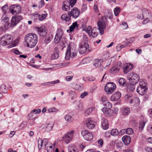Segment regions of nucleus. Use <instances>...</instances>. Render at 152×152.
Masks as SVG:
<instances>
[{"label":"nucleus","mask_w":152,"mask_h":152,"mask_svg":"<svg viewBox=\"0 0 152 152\" xmlns=\"http://www.w3.org/2000/svg\"><path fill=\"white\" fill-rule=\"evenodd\" d=\"M142 15L144 17V18H145L151 17V12L145 8H143L142 10Z\"/></svg>","instance_id":"21"},{"label":"nucleus","mask_w":152,"mask_h":152,"mask_svg":"<svg viewBox=\"0 0 152 152\" xmlns=\"http://www.w3.org/2000/svg\"><path fill=\"white\" fill-rule=\"evenodd\" d=\"M21 7L19 5L14 4L12 5L10 7V12L14 15L18 14L21 11Z\"/></svg>","instance_id":"9"},{"label":"nucleus","mask_w":152,"mask_h":152,"mask_svg":"<svg viewBox=\"0 0 152 152\" xmlns=\"http://www.w3.org/2000/svg\"><path fill=\"white\" fill-rule=\"evenodd\" d=\"M110 134L112 136L117 135L118 134V131L116 129H113L111 131Z\"/></svg>","instance_id":"35"},{"label":"nucleus","mask_w":152,"mask_h":152,"mask_svg":"<svg viewBox=\"0 0 152 152\" xmlns=\"http://www.w3.org/2000/svg\"><path fill=\"white\" fill-rule=\"evenodd\" d=\"M75 88L77 90H81L83 88V85L75 84L74 86Z\"/></svg>","instance_id":"45"},{"label":"nucleus","mask_w":152,"mask_h":152,"mask_svg":"<svg viewBox=\"0 0 152 152\" xmlns=\"http://www.w3.org/2000/svg\"><path fill=\"white\" fill-rule=\"evenodd\" d=\"M48 140L47 139H44L42 140L41 139L39 138L37 140V142L38 144V148L39 150H40L42 148V147L43 144L47 150V151H48V146L47 145L48 144Z\"/></svg>","instance_id":"8"},{"label":"nucleus","mask_w":152,"mask_h":152,"mask_svg":"<svg viewBox=\"0 0 152 152\" xmlns=\"http://www.w3.org/2000/svg\"><path fill=\"white\" fill-rule=\"evenodd\" d=\"M81 134L84 138L88 141L91 140L93 137L92 133L88 130H85L82 131Z\"/></svg>","instance_id":"10"},{"label":"nucleus","mask_w":152,"mask_h":152,"mask_svg":"<svg viewBox=\"0 0 152 152\" xmlns=\"http://www.w3.org/2000/svg\"><path fill=\"white\" fill-rule=\"evenodd\" d=\"M135 85L131 84L130 86L128 87L129 89L131 91H133L135 89Z\"/></svg>","instance_id":"54"},{"label":"nucleus","mask_w":152,"mask_h":152,"mask_svg":"<svg viewBox=\"0 0 152 152\" xmlns=\"http://www.w3.org/2000/svg\"><path fill=\"white\" fill-rule=\"evenodd\" d=\"M121 95L120 92L117 91L113 94L110 97V100L112 101H115L118 100L121 97Z\"/></svg>","instance_id":"17"},{"label":"nucleus","mask_w":152,"mask_h":152,"mask_svg":"<svg viewBox=\"0 0 152 152\" xmlns=\"http://www.w3.org/2000/svg\"><path fill=\"white\" fill-rule=\"evenodd\" d=\"M150 18H145V19L144 20L142 21V24H145L148 23L149 21Z\"/></svg>","instance_id":"56"},{"label":"nucleus","mask_w":152,"mask_h":152,"mask_svg":"<svg viewBox=\"0 0 152 152\" xmlns=\"http://www.w3.org/2000/svg\"><path fill=\"white\" fill-rule=\"evenodd\" d=\"M97 25L101 35L103 34L104 33V29L106 27L105 22L103 21H99L97 23Z\"/></svg>","instance_id":"15"},{"label":"nucleus","mask_w":152,"mask_h":152,"mask_svg":"<svg viewBox=\"0 0 152 152\" xmlns=\"http://www.w3.org/2000/svg\"><path fill=\"white\" fill-rule=\"evenodd\" d=\"M101 101L102 102H105V103L107 102H108L107 98L105 96L103 97L102 98Z\"/></svg>","instance_id":"62"},{"label":"nucleus","mask_w":152,"mask_h":152,"mask_svg":"<svg viewBox=\"0 0 152 152\" xmlns=\"http://www.w3.org/2000/svg\"><path fill=\"white\" fill-rule=\"evenodd\" d=\"M25 42L27 46L30 48L34 47L38 41V36L34 33L27 34L25 37Z\"/></svg>","instance_id":"1"},{"label":"nucleus","mask_w":152,"mask_h":152,"mask_svg":"<svg viewBox=\"0 0 152 152\" xmlns=\"http://www.w3.org/2000/svg\"><path fill=\"white\" fill-rule=\"evenodd\" d=\"M8 6L6 4L1 8L2 10L4 12H5L6 10L8 9Z\"/></svg>","instance_id":"59"},{"label":"nucleus","mask_w":152,"mask_h":152,"mask_svg":"<svg viewBox=\"0 0 152 152\" xmlns=\"http://www.w3.org/2000/svg\"><path fill=\"white\" fill-rule=\"evenodd\" d=\"M96 28H95L92 29L91 26H88L87 29H86V31L88 34L90 36H91L92 33L93 31H95L96 30Z\"/></svg>","instance_id":"26"},{"label":"nucleus","mask_w":152,"mask_h":152,"mask_svg":"<svg viewBox=\"0 0 152 152\" xmlns=\"http://www.w3.org/2000/svg\"><path fill=\"white\" fill-rule=\"evenodd\" d=\"M128 43H126L125 44H124V45H118L117 46V48H118V49L119 48H123L127 46L128 45Z\"/></svg>","instance_id":"52"},{"label":"nucleus","mask_w":152,"mask_h":152,"mask_svg":"<svg viewBox=\"0 0 152 152\" xmlns=\"http://www.w3.org/2000/svg\"><path fill=\"white\" fill-rule=\"evenodd\" d=\"M37 31L39 35L42 37H45L47 34L45 30V28L44 26L37 28Z\"/></svg>","instance_id":"18"},{"label":"nucleus","mask_w":152,"mask_h":152,"mask_svg":"<svg viewBox=\"0 0 152 152\" xmlns=\"http://www.w3.org/2000/svg\"><path fill=\"white\" fill-rule=\"evenodd\" d=\"M77 26V24L76 22L73 23L72 25L69 27L70 32L72 31Z\"/></svg>","instance_id":"39"},{"label":"nucleus","mask_w":152,"mask_h":152,"mask_svg":"<svg viewBox=\"0 0 152 152\" xmlns=\"http://www.w3.org/2000/svg\"><path fill=\"white\" fill-rule=\"evenodd\" d=\"M107 18L109 19H112L113 18V15L112 12H110L108 13V14L107 15Z\"/></svg>","instance_id":"57"},{"label":"nucleus","mask_w":152,"mask_h":152,"mask_svg":"<svg viewBox=\"0 0 152 152\" xmlns=\"http://www.w3.org/2000/svg\"><path fill=\"white\" fill-rule=\"evenodd\" d=\"M122 140L124 144L126 145H128L130 142L131 138L128 135H125L122 138Z\"/></svg>","instance_id":"22"},{"label":"nucleus","mask_w":152,"mask_h":152,"mask_svg":"<svg viewBox=\"0 0 152 152\" xmlns=\"http://www.w3.org/2000/svg\"><path fill=\"white\" fill-rule=\"evenodd\" d=\"M76 1L77 0H70L69 2L70 5L71 7H72L74 5Z\"/></svg>","instance_id":"53"},{"label":"nucleus","mask_w":152,"mask_h":152,"mask_svg":"<svg viewBox=\"0 0 152 152\" xmlns=\"http://www.w3.org/2000/svg\"><path fill=\"white\" fill-rule=\"evenodd\" d=\"M97 142L99 146H102L103 144V142L102 139H100L97 141Z\"/></svg>","instance_id":"58"},{"label":"nucleus","mask_w":152,"mask_h":152,"mask_svg":"<svg viewBox=\"0 0 152 152\" xmlns=\"http://www.w3.org/2000/svg\"><path fill=\"white\" fill-rule=\"evenodd\" d=\"M116 88V85L112 82L107 84L104 87V90L107 94L113 93Z\"/></svg>","instance_id":"6"},{"label":"nucleus","mask_w":152,"mask_h":152,"mask_svg":"<svg viewBox=\"0 0 152 152\" xmlns=\"http://www.w3.org/2000/svg\"><path fill=\"white\" fill-rule=\"evenodd\" d=\"M74 131L70 130L69 132L65 134L62 137V140L66 144L69 143L72 140Z\"/></svg>","instance_id":"7"},{"label":"nucleus","mask_w":152,"mask_h":152,"mask_svg":"<svg viewBox=\"0 0 152 152\" xmlns=\"http://www.w3.org/2000/svg\"><path fill=\"white\" fill-rule=\"evenodd\" d=\"M63 35V32L61 30H58L54 39L55 43L57 44L59 42Z\"/></svg>","instance_id":"14"},{"label":"nucleus","mask_w":152,"mask_h":152,"mask_svg":"<svg viewBox=\"0 0 152 152\" xmlns=\"http://www.w3.org/2000/svg\"><path fill=\"white\" fill-rule=\"evenodd\" d=\"M76 56V54L72 52L70 46H68L66 53L65 58L66 59H68L70 57L72 58Z\"/></svg>","instance_id":"16"},{"label":"nucleus","mask_w":152,"mask_h":152,"mask_svg":"<svg viewBox=\"0 0 152 152\" xmlns=\"http://www.w3.org/2000/svg\"><path fill=\"white\" fill-rule=\"evenodd\" d=\"M133 66L131 64H127L124 65L123 72L125 74L127 73L132 68Z\"/></svg>","instance_id":"20"},{"label":"nucleus","mask_w":152,"mask_h":152,"mask_svg":"<svg viewBox=\"0 0 152 152\" xmlns=\"http://www.w3.org/2000/svg\"><path fill=\"white\" fill-rule=\"evenodd\" d=\"M125 99L127 101H129L133 106L137 107L140 104V99L137 97H133L130 95H126L125 96Z\"/></svg>","instance_id":"5"},{"label":"nucleus","mask_w":152,"mask_h":152,"mask_svg":"<svg viewBox=\"0 0 152 152\" xmlns=\"http://www.w3.org/2000/svg\"><path fill=\"white\" fill-rule=\"evenodd\" d=\"M130 111V109L128 107H126L124 108L122 111L123 114H129Z\"/></svg>","instance_id":"40"},{"label":"nucleus","mask_w":152,"mask_h":152,"mask_svg":"<svg viewBox=\"0 0 152 152\" xmlns=\"http://www.w3.org/2000/svg\"><path fill=\"white\" fill-rule=\"evenodd\" d=\"M119 70V68H118L116 66H114L110 69V71L111 73H115L118 71Z\"/></svg>","instance_id":"38"},{"label":"nucleus","mask_w":152,"mask_h":152,"mask_svg":"<svg viewBox=\"0 0 152 152\" xmlns=\"http://www.w3.org/2000/svg\"><path fill=\"white\" fill-rule=\"evenodd\" d=\"M53 125V122L47 123L45 125V129L47 131H50L52 129Z\"/></svg>","instance_id":"25"},{"label":"nucleus","mask_w":152,"mask_h":152,"mask_svg":"<svg viewBox=\"0 0 152 152\" xmlns=\"http://www.w3.org/2000/svg\"><path fill=\"white\" fill-rule=\"evenodd\" d=\"M49 113H59V111L54 107L50 108L48 109V110Z\"/></svg>","instance_id":"31"},{"label":"nucleus","mask_w":152,"mask_h":152,"mask_svg":"<svg viewBox=\"0 0 152 152\" xmlns=\"http://www.w3.org/2000/svg\"><path fill=\"white\" fill-rule=\"evenodd\" d=\"M104 105L106 106V108H107V109H110L112 107V104L109 102L108 101L107 102L104 104Z\"/></svg>","instance_id":"42"},{"label":"nucleus","mask_w":152,"mask_h":152,"mask_svg":"<svg viewBox=\"0 0 152 152\" xmlns=\"http://www.w3.org/2000/svg\"><path fill=\"white\" fill-rule=\"evenodd\" d=\"M145 151L146 152H152V148L150 147H146L145 148Z\"/></svg>","instance_id":"61"},{"label":"nucleus","mask_w":152,"mask_h":152,"mask_svg":"<svg viewBox=\"0 0 152 152\" xmlns=\"http://www.w3.org/2000/svg\"><path fill=\"white\" fill-rule=\"evenodd\" d=\"M86 124L87 127L90 129H93L95 127L94 122L89 118L86 120Z\"/></svg>","instance_id":"19"},{"label":"nucleus","mask_w":152,"mask_h":152,"mask_svg":"<svg viewBox=\"0 0 152 152\" xmlns=\"http://www.w3.org/2000/svg\"><path fill=\"white\" fill-rule=\"evenodd\" d=\"M80 14V10L77 8L73 9L71 11L68 12L69 16H72L75 18H76L78 17Z\"/></svg>","instance_id":"13"},{"label":"nucleus","mask_w":152,"mask_h":152,"mask_svg":"<svg viewBox=\"0 0 152 152\" xmlns=\"http://www.w3.org/2000/svg\"><path fill=\"white\" fill-rule=\"evenodd\" d=\"M23 17L20 15L13 16L11 19L10 26L14 27L22 19Z\"/></svg>","instance_id":"12"},{"label":"nucleus","mask_w":152,"mask_h":152,"mask_svg":"<svg viewBox=\"0 0 152 152\" xmlns=\"http://www.w3.org/2000/svg\"><path fill=\"white\" fill-rule=\"evenodd\" d=\"M122 28L123 29H126L128 28V26L126 23L123 22L122 23Z\"/></svg>","instance_id":"55"},{"label":"nucleus","mask_w":152,"mask_h":152,"mask_svg":"<svg viewBox=\"0 0 152 152\" xmlns=\"http://www.w3.org/2000/svg\"><path fill=\"white\" fill-rule=\"evenodd\" d=\"M1 20L4 22L6 23L9 21V19L8 17L6 16L5 14L4 13L2 17Z\"/></svg>","instance_id":"46"},{"label":"nucleus","mask_w":152,"mask_h":152,"mask_svg":"<svg viewBox=\"0 0 152 152\" xmlns=\"http://www.w3.org/2000/svg\"><path fill=\"white\" fill-rule=\"evenodd\" d=\"M124 152H134L133 150L131 148H128L127 149L123 150Z\"/></svg>","instance_id":"64"},{"label":"nucleus","mask_w":152,"mask_h":152,"mask_svg":"<svg viewBox=\"0 0 152 152\" xmlns=\"http://www.w3.org/2000/svg\"><path fill=\"white\" fill-rule=\"evenodd\" d=\"M119 83L121 85L123 86H126V83L124 79L121 78L119 80Z\"/></svg>","instance_id":"34"},{"label":"nucleus","mask_w":152,"mask_h":152,"mask_svg":"<svg viewBox=\"0 0 152 152\" xmlns=\"http://www.w3.org/2000/svg\"><path fill=\"white\" fill-rule=\"evenodd\" d=\"M88 93L87 92H85L81 94L80 95V97L83 98L85 96L88 95Z\"/></svg>","instance_id":"60"},{"label":"nucleus","mask_w":152,"mask_h":152,"mask_svg":"<svg viewBox=\"0 0 152 152\" xmlns=\"http://www.w3.org/2000/svg\"><path fill=\"white\" fill-rule=\"evenodd\" d=\"M8 25L6 23H5L3 26L0 27V32L4 31L7 28Z\"/></svg>","instance_id":"37"},{"label":"nucleus","mask_w":152,"mask_h":152,"mask_svg":"<svg viewBox=\"0 0 152 152\" xmlns=\"http://www.w3.org/2000/svg\"><path fill=\"white\" fill-rule=\"evenodd\" d=\"M11 52L15 53L16 54L19 55L21 53L16 49H13L11 50Z\"/></svg>","instance_id":"50"},{"label":"nucleus","mask_w":152,"mask_h":152,"mask_svg":"<svg viewBox=\"0 0 152 152\" xmlns=\"http://www.w3.org/2000/svg\"><path fill=\"white\" fill-rule=\"evenodd\" d=\"M147 121L146 120H143L140 122L139 125V130L142 131L144 127L146 124Z\"/></svg>","instance_id":"28"},{"label":"nucleus","mask_w":152,"mask_h":152,"mask_svg":"<svg viewBox=\"0 0 152 152\" xmlns=\"http://www.w3.org/2000/svg\"><path fill=\"white\" fill-rule=\"evenodd\" d=\"M77 109L79 110H81L83 108V104L80 101L78 102L77 103Z\"/></svg>","instance_id":"51"},{"label":"nucleus","mask_w":152,"mask_h":152,"mask_svg":"<svg viewBox=\"0 0 152 152\" xmlns=\"http://www.w3.org/2000/svg\"><path fill=\"white\" fill-rule=\"evenodd\" d=\"M103 62V60L102 59H96L94 62L93 64L96 67H98L100 66Z\"/></svg>","instance_id":"24"},{"label":"nucleus","mask_w":152,"mask_h":152,"mask_svg":"<svg viewBox=\"0 0 152 152\" xmlns=\"http://www.w3.org/2000/svg\"><path fill=\"white\" fill-rule=\"evenodd\" d=\"M148 129L149 132L152 134V124L148 126Z\"/></svg>","instance_id":"63"},{"label":"nucleus","mask_w":152,"mask_h":152,"mask_svg":"<svg viewBox=\"0 0 152 152\" xmlns=\"http://www.w3.org/2000/svg\"><path fill=\"white\" fill-rule=\"evenodd\" d=\"M59 81L58 80H57L55 81H52L50 82L45 83H43L42 85L44 86L48 85L50 84H53L54 83H58Z\"/></svg>","instance_id":"36"},{"label":"nucleus","mask_w":152,"mask_h":152,"mask_svg":"<svg viewBox=\"0 0 152 152\" xmlns=\"http://www.w3.org/2000/svg\"><path fill=\"white\" fill-rule=\"evenodd\" d=\"M47 14H42V15H39V20H43L47 16Z\"/></svg>","instance_id":"47"},{"label":"nucleus","mask_w":152,"mask_h":152,"mask_svg":"<svg viewBox=\"0 0 152 152\" xmlns=\"http://www.w3.org/2000/svg\"><path fill=\"white\" fill-rule=\"evenodd\" d=\"M65 1L63 2L62 9L64 10L68 11V10L69 9V6L66 5V4H65Z\"/></svg>","instance_id":"44"},{"label":"nucleus","mask_w":152,"mask_h":152,"mask_svg":"<svg viewBox=\"0 0 152 152\" xmlns=\"http://www.w3.org/2000/svg\"><path fill=\"white\" fill-rule=\"evenodd\" d=\"M69 94L71 97L72 99H73L76 97L75 93L73 91H70L69 92Z\"/></svg>","instance_id":"43"},{"label":"nucleus","mask_w":152,"mask_h":152,"mask_svg":"<svg viewBox=\"0 0 152 152\" xmlns=\"http://www.w3.org/2000/svg\"><path fill=\"white\" fill-rule=\"evenodd\" d=\"M102 126L103 129L107 130L108 128V123L107 120L104 118L102 119Z\"/></svg>","instance_id":"23"},{"label":"nucleus","mask_w":152,"mask_h":152,"mask_svg":"<svg viewBox=\"0 0 152 152\" xmlns=\"http://www.w3.org/2000/svg\"><path fill=\"white\" fill-rule=\"evenodd\" d=\"M147 85L146 83L144 81H140L137 88V91L140 95H143L146 93L148 91Z\"/></svg>","instance_id":"3"},{"label":"nucleus","mask_w":152,"mask_h":152,"mask_svg":"<svg viewBox=\"0 0 152 152\" xmlns=\"http://www.w3.org/2000/svg\"><path fill=\"white\" fill-rule=\"evenodd\" d=\"M73 152H78L79 151L77 148L75 146H72L70 148Z\"/></svg>","instance_id":"49"},{"label":"nucleus","mask_w":152,"mask_h":152,"mask_svg":"<svg viewBox=\"0 0 152 152\" xmlns=\"http://www.w3.org/2000/svg\"><path fill=\"white\" fill-rule=\"evenodd\" d=\"M124 131V132H125L128 134H132L133 133V129L130 128H128L126 129H123L121 131Z\"/></svg>","instance_id":"29"},{"label":"nucleus","mask_w":152,"mask_h":152,"mask_svg":"<svg viewBox=\"0 0 152 152\" xmlns=\"http://www.w3.org/2000/svg\"><path fill=\"white\" fill-rule=\"evenodd\" d=\"M41 111L40 109H38L37 110L36 109H34L32 110L31 112V113H35V114H39Z\"/></svg>","instance_id":"48"},{"label":"nucleus","mask_w":152,"mask_h":152,"mask_svg":"<svg viewBox=\"0 0 152 152\" xmlns=\"http://www.w3.org/2000/svg\"><path fill=\"white\" fill-rule=\"evenodd\" d=\"M59 51L54 52L52 54L51 58L53 59L57 58L59 56Z\"/></svg>","instance_id":"32"},{"label":"nucleus","mask_w":152,"mask_h":152,"mask_svg":"<svg viewBox=\"0 0 152 152\" xmlns=\"http://www.w3.org/2000/svg\"><path fill=\"white\" fill-rule=\"evenodd\" d=\"M70 16H68L66 14H64L62 15L61 17V19L64 20L66 22L69 21L70 20Z\"/></svg>","instance_id":"27"},{"label":"nucleus","mask_w":152,"mask_h":152,"mask_svg":"<svg viewBox=\"0 0 152 152\" xmlns=\"http://www.w3.org/2000/svg\"><path fill=\"white\" fill-rule=\"evenodd\" d=\"M128 79L129 80L131 84L135 85L140 80V77L137 74L131 72L128 74Z\"/></svg>","instance_id":"4"},{"label":"nucleus","mask_w":152,"mask_h":152,"mask_svg":"<svg viewBox=\"0 0 152 152\" xmlns=\"http://www.w3.org/2000/svg\"><path fill=\"white\" fill-rule=\"evenodd\" d=\"M13 40V38L10 35L6 34L1 37L0 38V45L6 46L11 43Z\"/></svg>","instance_id":"2"},{"label":"nucleus","mask_w":152,"mask_h":152,"mask_svg":"<svg viewBox=\"0 0 152 152\" xmlns=\"http://www.w3.org/2000/svg\"><path fill=\"white\" fill-rule=\"evenodd\" d=\"M94 110L95 107H94L89 108L86 111L85 113L87 114H89L91 113Z\"/></svg>","instance_id":"41"},{"label":"nucleus","mask_w":152,"mask_h":152,"mask_svg":"<svg viewBox=\"0 0 152 152\" xmlns=\"http://www.w3.org/2000/svg\"><path fill=\"white\" fill-rule=\"evenodd\" d=\"M88 48L89 45L88 43L85 42L83 44L80 43L79 45L78 51L80 54H83L86 53Z\"/></svg>","instance_id":"11"},{"label":"nucleus","mask_w":152,"mask_h":152,"mask_svg":"<svg viewBox=\"0 0 152 152\" xmlns=\"http://www.w3.org/2000/svg\"><path fill=\"white\" fill-rule=\"evenodd\" d=\"M120 11L121 9L119 7H115L114 10V12L115 15L116 16H118Z\"/></svg>","instance_id":"30"},{"label":"nucleus","mask_w":152,"mask_h":152,"mask_svg":"<svg viewBox=\"0 0 152 152\" xmlns=\"http://www.w3.org/2000/svg\"><path fill=\"white\" fill-rule=\"evenodd\" d=\"M64 118L66 121L69 122H72L73 120L72 116L70 115H66Z\"/></svg>","instance_id":"33"}]
</instances>
